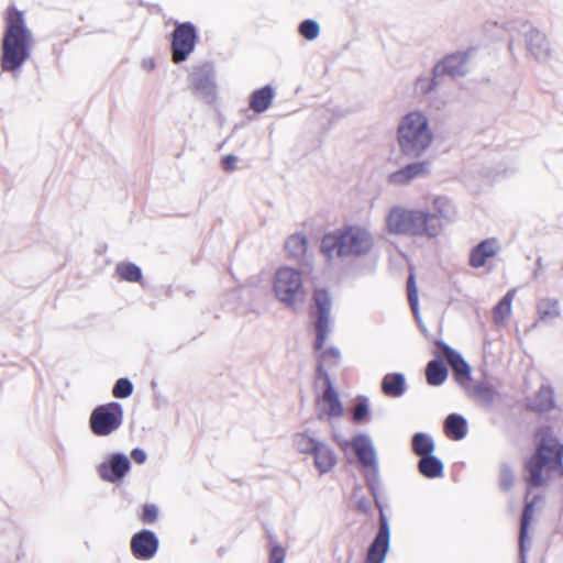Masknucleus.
<instances>
[{
  "mask_svg": "<svg viewBox=\"0 0 563 563\" xmlns=\"http://www.w3.org/2000/svg\"><path fill=\"white\" fill-rule=\"evenodd\" d=\"M131 463L123 453H113L110 457L100 463L98 466V475L108 483H120L130 472Z\"/></svg>",
  "mask_w": 563,
  "mask_h": 563,
  "instance_id": "ddd939ff",
  "label": "nucleus"
},
{
  "mask_svg": "<svg viewBox=\"0 0 563 563\" xmlns=\"http://www.w3.org/2000/svg\"><path fill=\"white\" fill-rule=\"evenodd\" d=\"M417 467L419 473L427 478L441 477L444 471L442 461L433 454L419 459Z\"/></svg>",
  "mask_w": 563,
  "mask_h": 563,
  "instance_id": "b1692460",
  "label": "nucleus"
},
{
  "mask_svg": "<svg viewBox=\"0 0 563 563\" xmlns=\"http://www.w3.org/2000/svg\"><path fill=\"white\" fill-rule=\"evenodd\" d=\"M434 449L435 443L429 434L417 432L412 435L411 450L415 455L421 459L422 456L433 454Z\"/></svg>",
  "mask_w": 563,
  "mask_h": 563,
  "instance_id": "cd10ccee",
  "label": "nucleus"
},
{
  "mask_svg": "<svg viewBox=\"0 0 563 563\" xmlns=\"http://www.w3.org/2000/svg\"><path fill=\"white\" fill-rule=\"evenodd\" d=\"M340 351L335 347H330L319 355V362L320 364L323 363V365L327 366H335L339 364L340 361Z\"/></svg>",
  "mask_w": 563,
  "mask_h": 563,
  "instance_id": "79ce46f5",
  "label": "nucleus"
},
{
  "mask_svg": "<svg viewBox=\"0 0 563 563\" xmlns=\"http://www.w3.org/2000/svg\"><path fill=\"white\" fill-rule=\"evenodd\" d=\"M285 560V550L276 544L271 550L269 563H284Z\"/></svg>",
  "mask_w": 563,
  "mask_h": 563,
  "instance_id": "a18cd8bd",
  "label": "nucleus"
},
{
  "mask_svg": "<svg viewBox=\"0 0 563 563\" xmlns=\"http://www.w3.org/2000/svg\"><path fill=\"white\" fill-rule=\"evenodd\" d=\"M374 246L375 236L372 231L364 225L353 224L324 234L320 251L328 262H333L365 257Z\"/></svg>",
  "mask_w": 563,
  "mask_h": 563,
  "instance_id": "f03ea898",
  "label": "nucleus"
},
{
  "mask_svg": "<svg viewBox=\"0 0 563 563\" xmlns=\"http://www.w3.org/2000/svg\"><path fill=\"white\" fill-rule=\"evenodd\" d=\"M325 366L327 365H323V363L322 364L318 363L317 378L318 379H322L325 388H328L329 387V383H332V380H331L330 375L325 371Z\"/></svg>",
  "mask_w": 563,
  "mask_h": 563,
  "instance_id": "de8ad7c7",
  "label": "nucleus"
},
{
  "mask_svg": "<svg viewBox=\"0 0 563 563\" xmlns=\"http://www.w3.org/2000/svg\"><path fill=\"white\" fill-rule=\"evenodd\" d=\"M498 242L496 239H486L477 244L471 252L470 264L474 268L483 267L486 261L496 255Z\"/></svg>",
  "mask_w": 563,
  "mask_h": 563,
  "instance_id": "a211bd4d",
  "label": "nucleus"
},
{
  "mask_svg": "<svg viewBox=\"0 0 563 563\" xmlns=\"http://www.w3.org/2000/svg\"><path fill=\"white\" fill-rule=\"evenodd\" d=\"M132 460L137 464H143L146 461L147 454L143 449L135 448L131 452Z\"/></svg>",
  "mask_w": 563,
  "mask_h": 563,
  "instance_id": "09e8293b",
  "label": "nucleus"
},
{
  "mask_svg": "<svg viewBox=\"0 0 563 563\" xmlns=\"http://www.w3.org/2000/svg\"><path fill=\"white\" fill-rule=\"evenodd\" d=\"M522 33L528 52L537 62L544 63L551 57V46L544 33L526 23Z\"/></svg>",
  "mask_w": 563,
  "mask_h": 563,
  "instance_id": "4468645a",
  "label": "nucleus"
},
{
  "mask_svg": "<svg viewBox=\"0 0 563 563\" xmlns=\"http://www.w3.org/2000/svg\"><path fill=\"white\" fill-rule=\"evenodd\" d=\"M368 413V399L366 397H358L352 411V419L354 422H361Z\"/></svg>",
  "mask_w": 563,
  "mask_h": 563,
  "instance_id": "a19ab883",
  "label": "nucleus"
},
{
  "mask_svg": "<svg viewBox=\"0 0 563 563\" xmlns=\"http://www.w3.org/2000/svg\"><path fill=\"white\" fill-rule=\"evenodd\" d=\"M320 442L308 432H299L294 435V445L302 454H312Z\"/></svg>",
  "mask_w": 563,
  "mask_h": 563,
  "instance_id": "72a5a7b5",
  "label": "nucleus"
},
{
  "mask_svg": "<svg viewBox=\"0 0 563 563\" xmlns=\"http://www.w3.org/2000/svg\"><path fill=\"white\" fill-rule=\"evenodd\" d=\"M499 483H500V487L504 490H509L512 487V484H514V473L510 470V467H508L506 465H504L501 467L500 475H499Z\"/></svg>",
  "mask_w": 563,
  "mask_h": 563,
  "instance_id": "37998d69",
  "label": "nucleus"
},
{
  "mask_svg": "<svg viewBox=\"0 0 563 563\" xmlns=\"http://www.w3.org/2000/svg\"><path fill=\"white\" fill-rule=\"evenodd\" d=\"M407 292H408V301L410 308L415 314V318L419 320V300H418V289L416 286V280L413 274H410L407 279Z\"/></svg>",
  "mask_w": 563,
  "mask_h": 563,
  "instance_id": "e433bc0d",
  "label": "nucleus"
},
{
  "mask_svg": "<svg viewBox=\"0 0 563 563\" xmlns=\"http://www.w3.org/2000/svg\"><path fill=\"white\" fill-rule=\"evenodd\" d=\"M444 430L450 438L462 440L467 433V421L459 413H450L445 418Z\"/></svg>",
  "mask_w": 563,
  "mask_h": 563,
  "instance_id": "393cba45",
  "label": "nucleus"
},
{
  "mask_svg": "<svg viewBox=\"0 0 563 563\" xmlns=\"http://www.w3.org/2000/svg\"><path fill=\"white\" fill-rule=\"evenodd\" d=\"M323 415L329 417H341L343 415V406L333 383H329V387L324 389L321 397V411L318 418L322 419Z\"/></svg>",
  "mask_w": 563,
  "mask_h": 563,
  "instance_id": "6ab92c4d",
  "label": "nucleus"
},
{
  "mask_svg": "<svg viewBox=\"0 0 563 563\" xmlns=\"http://www.w3.org/2000/svg\"><path fill=\"white\" fill-rule=\"evenodd\" d=\"M340 446L345 450L351 448L358 463L367 468L368 472L365 474L366 485L374 498L376 507H380L378 493L382 488V482L379 476V463L376 449L369 435L357 434L350 441L339 442Z\"/></svg>",
  "mask_w": 563,
  "mask_h": 563,
  "instance_id": "423d86ee",
  "label": "nucleus"
},
{
  "mask_svg": "<svg viewBox=\"0 0 563 563\" xmlns=\"http://www.w3.org/2000/svg\"><path fill=\"white\" fill-rule=\"evenodd\" d=\"M435 345L451 365L456 382L465 387L471 380V367L463 356L445 342L438 340Z\"/></svg>",
  "mask_w": 563,
  "mask_h": 563,
  "instance_id": "dca6fc26",
  "label": "nucleus"
},
{
  "mask_svg": "<svg viewBox=\"0 0 563 563\" xmlns=\"http://www.w3.org/2000/svg\"><path fill=\"white\" fill-rule=\"evenodd\" d=\"M332 308V298L327 289H316L313 292L312 314L316 317V342L314 349H323L330 328V311Z\"/></svg>",
  "mask_w": 563,
  "mask_h": 563,
  "instance_id": "1a4fd4ad",
  "label": "nucleus"
},
{
  "mask_svg": "<svg viewBox=\"0 0 563 563\" xmlns=\"http://www.w3.org/2000/svg\"><path fill=\"white\" fill-rule=\"evenodd\" d=\"M286 252L295 257L300 258L307 252V239L301 233L290 235L285 243Z\"/></svg>",
  "mask_w": 563,
  "mask_h": 563,
  "instance_id": "c756f323",
  "label": "nucleus"
},
{
  "mask_svg": "<svg viewBox=\"0 0 563 563\" xmlns=\"http://www.w3.org/2000/svg\"><path fill=\"white\" fill-rule=\"evenodd\" d=\"M276 298L287 308L296 311L306 301L307 292L303 287L302 274L292 267H280L273 280Z\"/></svg>",
  "mask_w": 563,
  "mask_h": 563,
  "instance_id": "0eeeda50",
  "label": "nucleus"
},
{
  "mask_svg": "<svg viewBox=\"0 0 563 563\" xmlns=\"http://www.w3.org/2000/svg\"><path fill=\"white\" fill-rule=\"evenodd\" d=\"M385 229L391 235L434 239L442 232L437 216L428 210L393 206L385 217Z\"/></svg>",
  "mask_w": 563,
  "mask_h": 563,
  "instance_id": "7ed1b4c3",
  "label": "nucleus"
},
{
  "mask_svg": "<svg viewBox=\"0 0 563 563\" xmlns=\"http://www.w3.org/2000/svg\"><path fill=\"white\" fill-rule=\"evenodd\" d=\"M534 514V501H527L521 515L520 522V532H519V554H520V563H527L526 559V545L525 541L528 537V530L530 526V521Z\"/></svg>",
  "mask_w": 563,
  "mask_h": 563,
  "instance_id": "5701e85b",
  "label": "nucleus"
},
{
  "mask_svg": "<svg viewBox=\"0 0 563 563\" xmlns=\"http://www.w3.org/2000/svg\"><path fill=\"white\" fill-rule=\"evenodd\" d=\"M537 311L541 321L551 323L561 314L559 300L542 298L537 303Z\"/></svg>",
  "mask_w": 563,
  "mask_h": 563,
  "instance_id": "bb28decb",
  "label": "nucleus"
},
{
  "mask_svg": "<svg viewBox=\"0 0 563 563\" xmlns=\"http://www.w3.org/2000/svg\"><path fill=\"white\" fill-rule=\"evenodd\" d=\"M527 482L532 487L544 483L543 471L556 472L563 476V444L551 437H542L537 453L527 462Z\"/></svg>",
  "mask_w": 563,
  "mask_h": 563,
  "instance_id": "39448f33",
  "label": "nucleus"
},
{
  "mask_svg": "<svg viewBox=\"0 0 563 563\" xmlns=\"http://www.w3.org/2000/svg\"><path fill=\"white\" fill-rule=\"evenodd\" d=\"M438 78L439 77H434L433 74H432V76H426V75L419 76L415 82V87H413L415 92L417 95L429 93L430 91L435 89V87L438 86V80H437Z\"/></svg>",
  "mask_w": 563,
  "mask_h": 563,
  "instance_id": "c9c22d12",
  "label": "nucleus"
},
{
  "mask_svg": "<svg viewBox=\"0 0 563 563\" xmlns=\"http://www.w3.org/2000/svg\"><path fill=\"white\" fill-rule=\"evenodd\" d=\"M192 82L195 88L205 95H211L213 92V82L207 74H195L192 76Z\"/></svg>",
  "mask_w": 563,
  "mask_h": 563,
  "instance_id": "ea45409f",
  "label": "nucleus"
},
{
  "mask_svg": "<svg viewBox=\"0 0 563 563\" xmlns=\"http://www.w3.org/2000/svg\"><path fill=\"white\" fill-rule=\"evenodd\" d=\"M533 407L540 412H547L554 407L553 390L549 386H542L536 395Z\"/></svg>",
  "mask_w": 563,
  "mask_h": 563,
  "instance_id": "473e14b6",
  "label": "nucleus"
},
{
  "mask_svg": "<svg viewBox=\"0 0 563 563\" xmlns=\"http://www.w3.org/2000/svg\"><path fill=\"white\" fill-rule=\"evenodd\" d=\"M397 141L405 156L417 158L424 154L433 142L428 117L421 111L402 117L397 128Z\"/></svg>",
  "mask_w": 563,
  "mask_h": 563,
  "instance_id": "20e7f679",
  "label": "nucleus"
},
{
  "mask_svg": "<svg viewBox=\"0 0 563 563\" xmlns=\"http://www.w3.org/2000/svg\"><path fill=\"white\" fill-rule=\"evenodd\" d=\"M130 547L135 559L151 560L158 551L159 540L155 532L143 529L133 534Z\"/></svg>",
  "mask_w": 563,
  "mask_h": 563,
  "instance_id": "2eb2a0df",
  "label": "nucleus"
},
{
  "mask_svg": "<svg viewBox=\"0 0 563 563\" xmlns=\"http://www.w3.org/2000/svg\"><path fill=\"white\" fill-rule=\"evenodd\" d=\"M382 389L388 397H401L406 393L405 376L400 373L386 374L382 380Z\"/></svg>",
  "mask_w": 563,
  "mask_h": 563,
  "instance_id": "4be33fe9",
  "label": "nucleus"
},
{
  "mask_svg": "<svg viewBox=\"0 0 563 563\" xmlns=\"http://www.w3.org/2000/svg\"><path fill=\"white\" fill-rule=\"evenodd\" d=\"M143 67L145 69H153L154 68V62L152 59H144L143 60Z\"/></svg>",
  "mask_w": 563,
  "mask_h": 563,
  "instance_id": "8fccbe9b",
  "label": "nucleus"
},
{
  "mask_svg": "<svg viewBox=\"0 0 563 563\" xmlns=\"http://www.w3.org/2000/svg\"><path fill=\"white\" fill-rule=\"evenodd\" d=\"M473 49L465 52H455L445 56L439 63H437L432 73L434 77L450 76V77H462L467 74V63L472 56Z\"/></svg>",
  "mask_w": 563,
  "mask_h": 563,
  "instance_id": "f8f14e48",
  "label": "nucleus"
},
{
  "mask_svg": "<svg viewBox=\"0 0 563 563\" xmlns=\"http://www.w3.org/2000/svg\"><path fill=\"white\" fill-rule=\"evenodd\" d=\"M377 508L379 509V527L368 548L366 555L367 563H384L390 544V528L387 516L382 506Z\"/></svg>",
  "mask_w": 563,
  "mask_h": 563,
  "instance_id": "9b49d317",
  "label": "nucleus"
},
{
  "mask_svg": "<svg viewBox=\"0 0 563 563\" xmlns=\"http://www.w3.org/2000/svg\"><path fill=\"white\" fill-rule=\"evenodd\" d=\"M515 297V290H509L500 301L495 306L493 318L495 323L504 322L511 312V303Z\"/></svg>",
  "mask_w": 563,
  "mask_h": 563,
  "instance_id": "7c9ffc66",
  "label": "nucleus"
},
{
  "mask_svg": "<svg viewBox=\"0 0 563 563\" xmlns=\"http://www.w3.org/2000/svg\"><path fill=\"white\" fill-rule=\"evenodd\" d=\"M470 395L481 404L490 407L495 401V390L488 383H478L470 391Z\"/></svg>",
  "mask_w": 563,
  "mask_h": 563,
  "instance_id": "c85d7f7f",
  "label": "nucleus"
},
{
  "mask_svg": "<svg viewBox=\"0 0 563 563\" xmlns=\"http://www.w3.org/2000/svg\"><path fill=\"white\" fill-rule=\"evenodd\" d=\"M132 393L133 384L129 378H119L112 388V395L119 399L128 398Z\"/></svg>",
  "mask_w": 563,
  "mask_h": 563,
  "instance_id": "58836bf2",
  "label": "nucleus"
},
{
  "mask_svg": "<svg viewBox=\"0 0 563 563\" xmlns=\"http://www.w3.org/2000/svg\"><path fill=\"white\" fill-rule=\"evenodd\" d=\"M123 422V407L117 401L97 406L90 413L89 428L97 437H107Z\"/></svg>",
  "mask_w": 563,
  "mask_h": 563,
  "instance_id": "6e6552de",
  "label": "nucleus"
},
{
  "mask_svg": "<svg viewBox=\"0 0 563 563\" xmlns=\"http://www.w3.org/2000/svg\"><path fill=\"white\" fill-rule=\"evenodd\" d=\"M158 517V508L153 504H146L143 507L141 519L144 523H154Z\"/></svg>",
  "mask_w": 563,
  "mask_h": 563,
  "instance_id": "c03bdc74",
  "label": "nucleus"
},
{
  "mask_svg": "<svg viewBox=\"0 0 563 563\" xmlns=\"http://www.w3.org/2000/svg\"><path fill=\"white\" fill-rule=\"evenodd\" d=\"M273 99L274 89L271 85H266L251 93L250 108L256 113H263L272 106Z\"/></svg>",
  "mask_w": 563,
  "mask_h": 563,
  "instance_id": "412c9836",
  "label": "nucleus"
},
{
  "mask_svg": "<svg viewBox=\"0 0 563 563\" xmlns=\"http://www.w3.org/2000/svg\"><path fill=\"white\" fill-rule=\"evenodd\" d=\"M512 49H514V41L511 40V41L509 42V51H512Z\"/></svg>",
  "mask_w": 563,
  "mask_h": 563,
  "instance_id": "603ef678",
  "label": "nucleus"
},
{
  "mask_svg": "<svg viewBox=\"0 0 563 563\" xmlns=\"http://www.w3.org/2000/svg\"><path fill=\"white\" fill-rule=\"evenodd\" d=\"M33 34L26 26L22 11L10 8L1 43L0 66L3 71L16 74L31 57Z\"/></svg>",
  "mask_w": 563,
  "mask_h": 563,
  "instance_id": "f257e3e1",
  "label": "nucleus"
},
{
  "mask_svg": "<svg viewBox=\"0 0 563 563\" xmlns=\"http://www.w3.org/2000/svg\"><path fill=\"white\" fill-rule=\"evenodd\" d=\"M197 31L192 23L184 22L173 31L172 53L174 63L178 64L188 58L195 48Z\"/></svg>",
  "mask_w": 563,
  "mask_h": 563,
  "instance_id": "9d476101",
  "label": "nucleus"
},
{
  "mask_svg": "<svg viewBox=\"0 0 563 563\" xmlns=\"http://www.w3.org/2000/svg\"><path fill=\"white\" fill-rule=\"evenodd\" d=\"M311 455H313L314 466L320 474L330 472L336 465V455L333 449L322 441Z\"/></svg>",
  "mask_w": 563,
  "mask_h": 563,
  "instance_id": "aec40b11",
  "label": "nucleus"
},
{
  "mask_svg": "<svg viewBox=\"0 0 563 563\" xmlns=\"http://www.w3.org/2000/svg\"><path fill=\"white\" fill-rule=\"evenodd\" d=\"M115 273L122 280L136 283L142 278L141 268L133 263L121 262L115 267Z\"/></svg>",
  "mask_w": 563,
  "mask_h": 563,
  "instance_id": "f704fd0d",
  "label": "nucleus"
},
{
  "mask_svg": "<svg viewBox=\"0 0 563 563\" xmlns=\"http://www.w3.org/2000/svg\"><path fill=\"white\" fill-rule=\"evenodd\" d=\"M537 267H538V269L542 268V257L537 258Z\"/></svg>",
  "mask_w": 563,
  "mask_h": 563,
  "instance_id": "3c124183",
  "label": "nucleus"
},
{
  "mask_svg": "<svg viewBox=\"0 0 563 563\" xmlns=\"http://www.w3.org/2000/svg\"><path fill=\"white\" fill-rule=\"evenodd\" d=\"M300 35L308 41L316 40L320 33V26L317 21L307 19L299 24Z\"/></svg>",
  "mask_w": 563,
  "mask_h": 563,
  "instance_id": "4c0bfd02",
  "label": "nucleus"
},
{
  "mask_svg": "<svg viewBox=\"0 0 563 563\" xmlns=\"http://www.w3.org/2000/svg\"><path fill=\"white\" fill-rule=\"evenodd\" d=\"M238 157L233 154H229L222 158V168L228 172H234L236 169Z\"/></svg>",
  "mask_w": 563,
  "mask_h": 563,
  "instance_id": "49530a36",
  "label": "nucleus"
},
{
  "mask_svg": "<svg viewBox=\"0 0 563 563\" xmlns=\"http://www.w3.org/2000/svg\"><path fill=\"white\" fill-rule=\"evenodd\" d=\"M430 163L427 161L410 163L388 176L389 184L406 185L413 179L426 177L430 174Z\"/></svg>",
  "mask_w": 563,
  "mask_h": 563,
  "instance_id": "f3484780",
  "label": "nucleus"
},
{
  "mask_svg": "<svg viewBox=\"0 0 563 563\" xmlns=\"http://www.w3.org/2000/svg\"><path fill=\"white\" fill-rule=\"evenodd\" d=\"M448 377V368L442 358L430 361L426 367V378L429 385L440 386Z\"/></svg>",
  "mask_w": 563,
  "mask_h": 563,
  "instance_id": "a878e982",
  "label": "nucleus"
},
{
  "mask_svg": "<svg viewBox=\"0 0 563 563\" xmlns=\"http://www.w3.org/2000/svg\"><path fill=\"white\" fill-rule=\"evenodd\" d=\"M433 208L435 212L433 214L437 218H443L448 221H452L456 214L453 202L446 197H435L433 199Z\"/></svg>",
  "mask_w": 563,
  "mask_h": 563,
  "instance_id": "2f4dec72",
  "label": "nucleus"
}]
</instances>
